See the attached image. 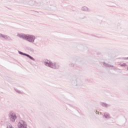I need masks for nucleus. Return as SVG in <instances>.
<instances>
[{
  "instance_id": "1",
  "label": "nucleus",
  "mask_w": 128,
  "mask_h": 128,
  "mask_svg": "<svg viewBox=\"0 0 128 128\" xmlns=\"http://www.w3.org/2000/svg\"><path fill=\"white\" fill-rule=\"evenodd\" d=\"M22 38L24 40H26L28 42H32L34 40V36H26V35H22L21 36Z\"/></svg>"
},
{
  "instance_id": "2",
  "label": "nucleus",
  "mask_w": 128,
  "mask_h": 128,
  "mask_svg": "<svg viewBox=\"0 0 128 128\" xmlns=\"http://www.w3.org/2000/svg\"><path fill=\"white\" fill-rule=\"evenodd\" d=\"M19 128H26V124L24 120H20L18 123Z\"/></svg>"
},
{
  "instance_id": "3",
  "label": "nucleus",
  "mask_w": 128,
  "mask_h": 128,
  "mask_svg": "<svg viewBox=\"0 0 128 128\" xmlns=\"http://www.w3.org/2000/svg\"><path fill=\"white\" fill-rule=\"evenodd\" d=\"M10 120H12V122H14V120H16V116L14 113H10Z\"/></svg>"
},
{
  "instance_id": "4",
  "label": "nucleus",
  "mask_w": 128,
  "mask_h": 128,
  "mask_svg": "<svg viewBox=\"0 0 128 128\" xmlns=\"http://www.w3.org/2000/svg\"><path fill=\"white\" fill-rule=\"evenodd\" d=\"M50 68H56V64H54L52 62H51L50 64V66H49Z\"/></svg>"
},
{
  "instance_id": "5",
  "label": "nucleus",
  "mask_w": 128,
  "mask_h": 128,
  "mask_svg": "<svg viewBox=\"0 0 128 128\" xmlns=\"http://www.w3.org/2000/svg\"><path fill=\"white\" fill-rule=\"evenodd\" d=\"M44 64H45V66H50L52 62L50 60H47L44 62Z\"/></svg>"
},
{
  "instance_id": "6",
  "label": "nucleus",
  "mask_w": 128,
  "mask_h": 128,
  "mask_svg": "<svg viewBox=\"0 0 128 128\" xmlns=\"http://www.w3.org/2000/svg\"><path fill=\"white\" fill-rule=\"evenodd\" d=\"M126 64H120V66H126Z\"/></svg>"
},
{
  "instance_id": "7",
  "label": "nucleus",
  "mask_w": 128,
  "mask_h": 128,
  "mask_svg": "<svg viewBox=\"0 0 128 128\" xmlns=\"http://www.w3.org/2000/svg\"><path fill=\"white\" fill-rule=\"evenodd\" d=\"M24 56H28V58H30V56L27 54H24Z\"/></svg>"
},
{
  "instance_id": "8",
  "label": "nucleus",
  "mask_w": 128,
  "mask_h": 128,
  "mask_svg": "<svg viewBox=\"0 0 128 128\" xmlns=\"http://www.w3.org/2000/svg\"><path fill=\"white\" fill-rule=\"evenodd\" d=\"M29 58H30V60H34V58L31 56H29Z\"/></svg>"
},
{
  "instance_id": "9",
  "label": "nucleus",
  "mask_w": 128,
  "mask_h": 128,
  "mask_svg": "<svg viewBox=\"0 0 128 128\" xmlns=\"http://www.w3.org/2000/svg\"><path fill=\"white\" fill-rule=\"evenodd\" d=\"M108 116H106V118H108Z\"/></svg>"
},
{
  "instance_id": "10",
  "label": "nucleus",
  "mask_w": 128,
  "mask_h": 128,
  "mask_svg": "<svg viewBox=\"0 0 128 128\" xmlns=\"http://www.w3.org/2000/svg\"><path fill=\"white\" fill-rule=\"evenodd\" d=\"M105 116H106V114H104Z\"/></svg>"
}]
</instances>
